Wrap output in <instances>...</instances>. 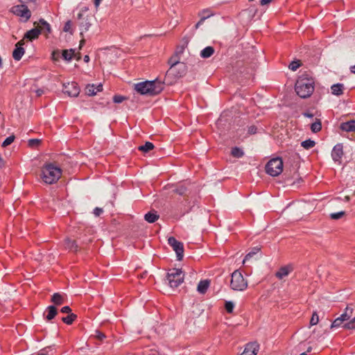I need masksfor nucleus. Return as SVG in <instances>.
<instances>
[{"mask_svg":"<svg viewBox=\"0 0 355 355\" xmlns=\"http://www.w3.org/2000/svg\"><path fill=\"white\" fill-rule=\"evenodd\" d=\"M61 312L63 313H71V308L69 306H63L62 309H61Z\"/></svg>","mask_w":355,"mask_h":355,"instance_id":"obj_49","label":"nucleus"},{"mask_svg":"<svg viewBox=\"0 0 355 355\" xmlns=\"http://www.w3.org/2000/svg\"><path fill=\"white\" fill-rule=\"evenodd\" d=\"M168 243L175 252L177 259L181 261L184 256V245L180 241H178L175 237L171 236L168 239Z\"/></svg>","mask_w":355,"mask_h":355,"instance_id":"obj_8","label":"nucleus"},{"mask_svg":"<svg viewBox=\"0 0 355 355\" xmlns=\"http://www.w3.org/2000/svg\"><path fill=\"white\" fill-rule=\"evenodd\" d=\"M300 355H307V354H306V352H303Z\"/></svg>","mask_w":355,"mask_h":355,"instance_id":"obj_64","label":"nucleus"},{"mask_svg":"<svg viewBox=\"0 0 355 355\" xmlns=\"http://www.w3.org/2000/svg\"><path fill=\"white\" fill-rule=\"evenodd\" d=\"M82 37H83V38H82V40L80 42V48H81L85 44V40L83 38V35Z\"/></svg>","mask_w":355,"mask_h":355,"instance_id":"obj_60","label":"nucleus"},{"mask_svg":"<svg viewBox=\"0 0 355 355\" xmlns=\"http://www.w3.org/2000/svg\"><path fill=\"white\" fill-rule=\"evenodd\" d=\"M15 139V135L9 136L2 143V145H1L2 147H6V146L10 145L14 141Z\"/></svg>","mask_w":355,"mask_h":355,"instance_id":"obj_39","label":"nucleus"},{"mask_svg":"<svg viewBox=\"0 0 355 355\" xmlns=\"http://www.w3.org/2000/svg\"><path fill=\"white\" fill-rule=\"evenodd\" d=\"M293 270V267L291 265H287L285 266L281 267L279 270L276 272L275 276L282 279L284 277L288 276L291 272Z\"/></svg>","mask_w":355,"mask_h":355,"instance_id":"obj_15","label":"nucleus"},{"mask_svg":"<svg viewBox=\"0 0 355 355\" xmlns=\"http://www.w3.org/2000/svg\"><path fill=\"white\" fill-rule=\"evenodd\" d=\"M209 14H211L210 12V11L207 9H205V10H202L200 13H199V15L200 16H207V15Z\"/></svg>","mask_w":355,"mask_h":355,"instance_id":"obj_53","label":"nucleus"},{"mask_svg":"<svg viewBox=\"0 0 355 355\" xmlns=\"http://www.w3.org/2000/svg\"><path fill=\"white\" fill-rule=\"evenodd\" d=\"M214 53V49L212 46H207L200 52V56L203 58H210Z\"/></svg>","mask_w":355,"mask_h":355,"instance_id":"obj_25","label":"nucleus"},{"mask_svg":"<svg viewBox=\"0 0 355 355\" xmlns=\"http://www.w3.org/2000/svg\"><path fill=\"white\" fill-rule=\"evenodd\" d=\"M77 318V315L74 313H70L66 317L62 318V321L67 324H71L74 320Z\"/></svg>","mask_w":355,"mask_h":355,"instance_id":"obj_30","label":"nucleus"},{"mask_svg":"<svg viewBox=\"0 0 355 355\" xmlns=\"http://www.w3.org/2000/svg\"><path fill=\"white\" fill-rule=\"evenodd\" d=\"M209 284H210L209 280H208V279L201 280L198 284L197 291L201 294H205L207 292V291L209 286Z\"/></svg>","mask_w":355,"mask_h":355,"instance_id":"obj_20","label":"nucleus"},{"mask_svg":"<svg viewBox=\"0 0 355 355\" xmlns=\"http://www.w3.org/2000/svg\"><path fill=\"white\" fill-rule=\"evenodd\" d=\"M64 242V248L66 249L69 250V251L75 252L78 251L79 247L75 240H71L69 238H66Z\"/></svg>","mask_w":355,"mask_h":355,"instance_id":"obj_16","label":"nucleus"},{"mask_svg":"<svg viewBox=\"0 0 355 355\" xmlns=\"http://www.w3.org/2000/svg\"><path fill=\"white\" fill-rule=\"evenodd\" d=\"M273 0H261L260 1V5L261 6H266L269 3H270Z\"/></svg>","mask_w":355,"mask_h":355,"instance_id":"obj_54","label":"nucleus"},{"mask_svg":"<svg viewBox=\"0 0 355 355\" xmlns=\"http://www.w3.org/2000/svg\"><path fill=\"white\" fill-rule=\"evenodd\" d=\"M344 85L342 83L334 84L331 87V94L335 96H340L343 94Z\"/></svg>","mask_w":355,"mask_h":355,"instance_id":"obj_22","label":"nucleus"},{"mask_svg":"<svg viewBox=\"0 0 355 355\" xmlns=\"http://www.w3.org/2000/svg\"><path fill=\"white\" fill-rule=\"evenodd\" d=\"M61 175V168L52 163L45 164L42 168L41 178L46 184L55 183Z\"/></svg>","mask_w":355,"mask_h":355,"instance_id":"obj_2","label":"nucleus"},{"mask_svg":"<svg viewBox=\"0 0 355 355\" xmlns=\"http://www.w3.org/2000/svg\"><path fill=\"white\" fill-rule=\"evenodd\" d=\"M304 116H306V117H309V118H312L313 117V114H311V113H309V112H305L304 113Z\"/></svg>","mask_w":355,"mask_h":355,"instance_id":"obj_59","label":"nucleus"},{"mask_svg":"<svg viewBox=\"0 0 355 355\" xmlns=\"http://www.w3.org/2000/svg\"><path fill=\"white\" fill-rule=\"evenodd\" d=\"M41 142V140L37 139H31L28 140V146L30 147L37 146Z\"/></svg>","mask_w":355,"mask_h":355,"instance_id":"obj_43","label":"nucleus"},{"mask_svg":"<svg viewBox=\"0 0 355 355\" xmlns=\"http://www.w3.org/2000/svg\"><path fill=\"white\" fill-rule=\"evenodd\" d=\"M35 28L27 31L24 35V38L33 40L37 39L41 34V30L39 29L37 25H35Z\"/></svg>","mask_w":355,"mask_h":355,"instance_id":"obj_17","label":"nucleus"},{"mask_svg":"<svg viewBox=\"0 0 355 355\" xmlns=\"http://www.w3.org/2000/svg\"><path fill=\"white\" fill-rule=\"evenodd\" d=\"M96 92H98L103 90V85L99 84L97 86H95Z\"/></svg>","mask_w":355,"mask_h":355,"instance_id":"obj_56","label":"nucleus"},{"mask_svg":"<svg viewBox=\"0 0 355 355\" xmlns=\"http://www.w3.org/2000/svg\"><path fill=\"white\" fill-rule=\"evenodd\" d=\"M283 161L281 157H277L271 159L266 165V172L272 176L276 177L283 171Z\"/></svg>","mask_w":355,"mask_h":355,"instance_id":"obj_6","label":"nucleus"},{"mask_svg":"<svg viewBox=\"0 0 355 355\" xmlns=\"http://www.w3.org/2000/svg\"><path fill=\"white\" fill-rule=\"evenodd\" d=\"M82 17H83V14L79 13L78 15V19H81Z\"/></svg>","mask_w":355,"mask_h":355,"instance_id":"obj_63","label":"nucleus"},{"mask_svg":"<svg viewBox=\"0 0 355 355\" xmlns=\"http://www.w3.org/2000/svg\"><path fill=\"white\" fill-rule=\"evenodd\" d=\"M90 26L91 24L88 19H83V21L80 24V35L83 36V32L87 31Z\"/></svg>","mask_w":355,"mask_h":355,"instance_id":"obj_27","label":"nucleus"},{"mask_svg":"<svg viewBox=\"0 0 355 355\" xmlns=\"http://www.w3.org/2000/svg\"><path fill=\"white\" fill-rule=\"evenodd\" d=\"M315 145V142L311 139H306L305 141H303L301 143V146L303 148H304L305 149H310V148L314 147Z\"/></svg>","mask_w":355,"mask_h":355,"instance_id":"obj_34","label":"nucleus"},{"mask_svg":"<svg viewBox=\"0 0 355 355\" xmlns=\"http://www.w3.org/2000/svg\"><path fill=\"white\" fill-rule=\"evenodd\" d=\"M83 59L85 62H88L89 61V57L87 55H85Z\"/></svg>","mask_w":355,"mask_h":355,"instance_id":"obj_61","label":"nucleus"},{"mask_svg":"<svg viewBox=\"0 0 355 355\" xmlns=\"http://www.w3.org/2000/svg\"><path fill=\"white\" fill-rule=\"evenodd\" d=\"M343 327L345 329H355V317L352 320H349L348 322L344 323Z\"/></svg>","mask_w":355,"mask_h":355,"instance_id":"obj_35","label":"nucleus"},{"mask_svg":"<svg viewBox=\"0 0 355 355\" xmlns=\"http://www.w3.org/2000/svg\"><path fill=\"white\" fill-rule=\"evenodd\" d=\"M343 146L342 144H337L331 151V157L335 162L341 164V159L343 156Z\"/></svg>","mask_w":355,"mask_h":355,"instance_id":"obj_11","label":"nucleus"},{"mask_svg":"<svg viewBox=\"0 0 355 355\" xmlns=\"http://www.w3.org/2000/svg\"><path fill=\"white\" fill-rule=\"evenodd\" d=\"M74 55L75 51L72 49L63 50L62 53V57L63 59L68 62L71 60Z\"/></svg>","mask_w":355,"mask_h":355,"instance_id":"obj_23","label":"nucleus"},{"mask_svg":"<svg viewBox=\"0 0 355 355\" xmlns=\"http://www.w3.org/2000/svg\"><path fill=\"white\" fill-rule=\"evenodd\" d=\"M350 71L352 73H355V64L350 67Z\"/></svg>","mask_w":355,"mask_h":355,"instance_id":"obj_62","label":"nucleus"},{"mask_svg":"<svg viewBox=\"0 0 355 355\" xmlns=\"http://www.w3.org/2000/svg\"><path fill=\"white\" fill-rule=\"evenodd\" d=\"M187 71V66L185 63L180 62L179 60H175L173 62L172 66L166 71L165 76V84L170 85L172 81H168V79L170 77H173L174 79H177L184 76Z\"/></svg>","mask_w":355,"mask_h":355,"instance_id":"obj_4","label":"nucleus"},{"mask_svg":"<svg viewBox=\"0 0 355 355\" xmlns=\"http://www.w3.org/2000/svg\"><path fill=\"white\" fill-rule=\"evenodd\" d=\"M103 209L102 208H99V207H96L94 209V214L96 216H99L102 213H103Z\"/></svg>","mask_w":355,"mask_h":355,"instance_id":"obj_50","label":"nucleus"},{"mask_svg":"<svg viewBox=\"0 0 355 355\" xmlns=\"http://www.w3.org/2000/svg\"><path fill=\"white\" fill-rule=\"evenodd\" d=\"M184 273L180 268L169 269L166 278L171 288L178 287L184 281Z\"/></svg>","mask_w":355,"mask_h":355,"instance_id":"obj_7","label":"nucleus"},{"mask_svg":"<svg viewBox=\"0 0 355 355\" xmlns=\"http://www.w3.org/2000/svg\"><path fill=\"white\" fill-rule=\"evenodd\" d=\"M234 307V304L233 302H232L230 301L225 302V308L227 313H232Z\"/></svg>","mask_w":355,"mask_h":355,"instance_id":"obj_41","label":"nucleus"},{"mask_svg":"<svg viewBox=\"0 0 355 355\" xmlns=\"http://www.w3.org/2000/svg\"><path fill=\"white\" fill-rule=\"evenodd\" d=\"M343 322V320L340 317H338L336 319H335L334 322L331 323V328L338 327Z\"/></svg>","mask_w":355,"mask_h":355,"instance_id":"obj_42","label":"nucleus"},{"mask_svg":"<svg viewBox=\"0 0 355 355\" xmlns=\"http://www.w3.org/2000/svg\"><path fill=\"white\" fill-rule=\"evenodd\" d=\"M314 85L315 82L313 78L301 76L295 83V89L300 97L306 98L313 94Z\"/></svg>","mask_w":355,"mask_h":355,"instance_id":"obj_3","label":"nucleus"},{"mask_svg":"<svg viewBox=\"0 0 355 355\" xmlns=\"http://www.w3.org/2000/svg\"><path fill=\"white\" fill-rule=\"evenodd\" d=\"M353 309L347 306L345 309L343 313H342L340 318L343 320V322L348 321L352 316Z\"/></svg>","mask_w":355,"mask_h":355,"instance_id":"obj_26","label":"nucleus"},{"mask_svg":"<svg viewBox=\"0 0 355 355\" xmlns=\"http://www.w3.org/2000/svg\"><path fill=\"white\" fill-rule=\"evenodd\" d=\"M259 352V345L257 343H250L245 345L241 355H257Z\"/></svg>","mask_w":355,"mask_h":355,"instance_id":"obj_13","label":"nucleus"},{"mask_svg":"<svg viewBox=\"0 0 355 355\" xmlns=\"http://www.w3.org/2000/svg\"><path fill=\"white\" fill-rule=\"evenodd\" d=\"M85 92L89 96H94L97 94L94 85H88L85 88Z\"/></svg>","mask_w":355,"mask_h":355,"instance_id":"obj_36","label":"nucleus"},{"mask_svg":"<svg viewBox=\"0 0 355 355\" xmlns=\"http://www.w3.org/2000/svg\"><path fill=\"white\" fill-rule=\"evenodd\" d=\"M231 154L233 157L236 158L242 157L244 155V153L242 149L239 147H234L232 148Z\"/></svg>","mask_w":355,"mask_h":355,"instance_id":"obj_31","label":"nucleus"},{"mask_svg":"<svg viewBox=\"0 0 355 355\" xmlns=\"http://www.w3.org/2000/svg\"><path fill=\"white\" fill-rule=\"evenodd\" d=\"M301 66L300 60L292 61L288 65L289 69L291 71H296Z\"/></svg>","mask_w":355,"mask_h":355,"instance_id":"obj_37","label":"nucleus"},{"mask_svg":"<svg viewBox=\"0 0 355 355\" xmlns=\"http://www.w3.org/2000/svg\"><path fill=\"white\" fill-rule=\"evenodd\" d=\"M34 25H37L39 29L41 30V33L45 35H49L51 32L50 24L44 19H40L37 23L35 22Z\"/></svg>","mask_w":355,"mask_h":355,"instance_id":"obj_14","label":"nucleus"},{"mask_svg":"<svg viewBox=\"0 0 355 355\" xmlns=\"http://www.w3.org/2000/svg\"><path fill=\"white\" fill-rule=\"evenodd\" d=\"M47 314L45 316V318L47 321H50L53 319L55 315L58 314V310L55 306H49L46 308Z\"/></svg>","mask_w":355,"mask_h":355,"instance_id":"obj_21","label":"nucleus"},{"mask_svg":"<svg viewBox=\"0 0 355 355\" xmlns=\"http://www.w3.org/2000/svg\"><path fill=\"white\" fill-rule=\"evenodd\" d=\"M101 1H102V0H94V6H95L96 9L98 8V6L101 4Z\"/></svg>","mask_w":355,"mask_h":355,"instance_id":"obj_57","label":"nucleus"},{"mask_svg":"<svg viewBox=\"0 0 355 355\" xmlns=\"http://www.w3.org/2000/svg\"><path fill=\"white\" fill-rule=\"evenodd\" d=\"M165 81L158 79L154 80H146L135 85V89L142 95L155 96L159 94L163 89Z\"/></svg>","mask_w":355,"mask_h":355,"instance_id":"obj_1","label":"nucleus"},{"mask_svg":"<svg viewBox=\"0 0 355 355\" xmlns=\"http://www.w3.org/2000/svg\"><path fill=\"white\" fill-rule=\"evenodd\" d=\"M154 145L150 141H146L144 145L138 147V150L144 153H148L154 148Z\"/></svg>","mask_w":355,"mask_h":355,"instance_id":"obj_28","label":"nucleus"},{"mask_svg":"<svg viewBox=\"0 0 355 355\" xmlns=\"http://www.w3.org/2000/svg\"><path fill=\"white\" fill-rule=\"evenodd\" d=\"M345 214V212L342 211L337 213H332L330 214V218L334 220H338L342 218Z\"/></svg>","mask_w":355,"mask_h":355,"instance_id":"obj_40","label":"nucleus"},{"mask_svg":"<svg viewBox=\"0 0 355 355\" xmlns=\"http://www.w3.org/2000/svg\"><path fill=\"white\" fill-rule=\"evenodd\" d=\"M187 189V187L183 184H180L175 189L173 190V192L177 193L180 196H183L186 194Z\"/></svg>","mask_w":355,"mask_h":355,"instance_id":"obj_32","label":"nucleus"},{"mask_svg":"<svg viewBox=\"0 0 355 355\" xmlns=\"http://www.w3.org/2000/svg\"><path fill=\"white\" fill-rule=\"evenodd\" d=\"M80 91V87L76 82L63 84L62 92L64 94H67L69 96L76 97L78 96Z\"/></svg>","mask_w":355,"mask_h":355,"instance_id":"obj_10","label":"nucleus"},{"mask_svg":"<svg viewBox=\"0 0 355 355\" xmlns=\"http://www.w3.org/2000/svg\"><path fill=\"white\" fill-rule=\"evenodd\" d=\"M230 287L236 291H243L248 287V282L244 279L242 273L239 270H234L231 275Z\"/></svg>","mask_w":355,"mask_h":355,"instance_id":"obj_5","label":"nucleus"},{"mask_svg":"<svg viewBox=\"0 0 355 355\" xmlns=\"http://www.w3.org/2000/svg\"><path fill=\"white\" fill-rule=\"evenodd\" d=\"M24 44V41L21 40L18 42L15 45V49L12 52V57L17 61L20 60L23 55L24 54L25 51L24 49L22 47Z\"/></svg>","mask_w":355,"mask_h":355,"instance_id":"obj_12","label":"nucleus"},{"mask_svg":"<svg viewBox=\"0 0 355 355\" xmlns=\"http://www.w3.org/2000/svg\"><path fill=\"white\" fill-rule=\"evenodd\" d=\"M184 49V46H178L177 48V51L175 52V55H177L178 56L179 54H181V53H183Z\"/></svg>","mask_w":355,"mask_h":355,"instance_id":"obj_52","label":"nucleus"},{"mask_svg":"<svg viewBox=\"0 0 355 355\" xmlns=\"http://www.w3.org/2000/svg\"><path fill=\"white\" fill-rule=\"evenodd\" d=\"M126 98L121 95H115L113 97V101L115 103H122Z\"/></svg>","mask_w":355,"mask_h":355,"instance_id":"obj_44","label":"nucleus"},{"mask_svg":"<svg viewBox=\"0 0 355 355\" xmlns=\"http://www.w3.org/2000/svg\"><path fill=\"white\" fill-rule=\"evenodd\" d=\"M26 3H21V5L15 6L11 8V11L16 15L19 16L27 21L31 16V12L28 7L26 6Z\"/></svg>","mask_w":355,"mask_h":355,"instance_id":"obj_9","label":"nucleus"},{"mask_svg":"<svg viewBox=\"0 0 355 355\" xmlns=\"http://www.w3.org/2000/svg\"><path fill=\"white\" fill-rule=\"evenodd\" d=\"M63 31L64 32H69L72 34V30H71V21H67L63 28Z\"/></svg>","mask_w":355,"mask_h":355,"instance_id":"obj_46","label":"nucleus"},{"mask_svg":"<svg viewBox=\"0 0 355 355\" xmlns=\"http://www.w3.org/2000/svg\"><path fill=\"white\" fill-rule=\"evenodd\" d=\"M35 93L37 96H41L44 93V91L43 89H37L35 90Z\"/></svg>","mask_w":355,"mask_h":355,"instance_id":"obj_55","label":"nucleus"},{"mask_svg":"<svg viewBox=\"0 0 355 355\" xmlns=\"http://www.w3.org/2000/svg\"><path fill=\"white\" fill-rule=\"evenodd\" d=\"M211 15H213V14H209L207 15V16H202L201 17V19H200V21L196 24L195 26V28L197 29L200 27V25H202L204 22V21L209 18V17H211Z\"/></svg>","mask_w":355,"mask_h":355,"instance_id":"obj_45","label":"nucleus"},{"mask_svg":"<svg viewBox=\"0 0 355 355\" xmlns=\"http://www.w3.org/2000/svg\"><path fill=\"white\" fill-rule=\"evenodd\" d=\"M21 3H28L35 1V0H19Z\"/></svg>","mask_w":355,"mask_h":355,"instance_id":"obj_58","label":"nucleus"},{"mask_svg":"<svg viewBox=\"0 0 355 355\" xmlns=\"http://www.w3.org/2000/svg\"><path fill=\"white\" fill-rule=\"evenodd\" d=\"M98 340L102 341L104 338H106V336L103 332H101L100 331L96 330L95 331V336H94Z\"/></svg>","mask_w":355,"mask_h":355,"instance_id":"obj_47","label":"nucleus"},{"mask_svg":"<svg viewBox=\"0 0 355 355\" xmlns=\"http://www.w3.org/2000/svg\"><path fill=\"white\" fill-rule=\"evenodd\" d=\"M159 216L157 214V211L152 210L144 215V219L149 223H153L157 220Z\"/></svg>","mask_w":355,"mask_h":355,"instance_id":"obj_19","label":"nucleus"},{"mask_svg":"<svg viewBox=\"0 0 355 355\" xmlns=\"http://www.w3.org/2000/svg\"><path fill=\"white\" fill-rule=\"evenodd\" d=\"M318 322H319V316L317 314V312L314 311L313 313L312 317L310 320V325L311 326L316 325L318 323Z\"/></svg>","mask_w":355,"mask_h":355,"instance_id":"obj_38","label":"nucleus"},{"mask_svg":"<svg viewBox=\"0 0 355 355\" xmlns=\"http://www.w3.org/2000/svg\"><path fill=\"white\" fill-rule=\"evenodd\" d=\"M259 251H260V248H259V247L253 248L252 250L245 255V257L243 261V263L245 264V263L248 260L251 259L254 255L257 254Z\"/></svg>","mask_w":355,"mask_h":355,"instance_id":"obj_29","label":"nucleus"},{"mask_svg":"<svg viewBox=\"0 0 355 355\" xmlns=\"http://www.w3.org/2000/svg\"><path fill=\"white\" fill-rule=\"evenodd\" d=\"M175 60H179L178 56L175 54L173 56H172L168 60V63L171 64V66H172V64L173 62H174Z\"/></svg>","mask_w":355,"mask_h":355,"instance_id":"obj_51","label":"nucleus"},{"mask_svg":"<svg viewBox=\"0 0 355 355\" xmlns=\"http://www.w3.org/2000/svg\"><path fill=\"white\" fill-rule=\"evenodd\" d=\"M322 128V123L319 119H318L316 121L313 123L311 125V130L313 132H319Z\"/></svg>","mask_w":355,"mask_h":355,"instance_id":"obj_33","label":"nucleus"},{"mask_svg":"<svg viewBox=\"0 0 355 355\" xmlns=\"http://www.w3.org/2000/svg\"><path fill=\"white\" fill-rule=\"evenodd\" d=\"M52 59L54 61H58L60 57V52L59 50H55L52 52L51 54Z\"/></svg>","mask_w":355,"mask_h":355,"instance_id":"obj_48","label":"nucleus"},{"mask_svg":"<svg viewBox=\"0 0 355 355\" xmlns=\"http://www.w3.org/2000/svg\"><path fill=\"white\" fill-rule=\"evenodd\" d=\"M340 128L343 131H345V132H354L355 131V120H350V121L342 123L340 125Z\"/></svg>","mask_w":355,"mask_h":355,"instance_id":"obj_18","label":"nucleus"},{"mask_svg":"<svg viewBox=\"0 0 355 355\" xmlns=\"http://www.w3.org/2000/svg\"><path fill=\"white\" fill-rule=\"evenodd\" d=\"M51 302L57 306L61 305L64 303V296L55 293L51 297Z\"/></svg>","mask_w":355,"mask_h":355,"instance_id":"obj_24","label":"nucleus"}]
</instances>
